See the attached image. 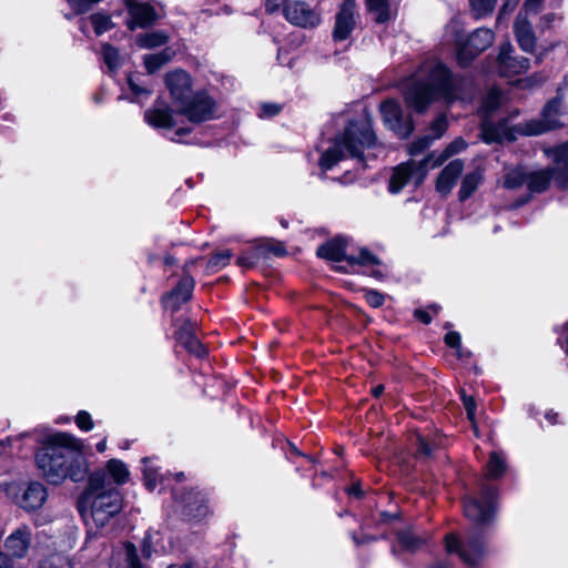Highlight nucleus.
I'll list each match as a JSON object with an SVG mask.
<instances>
[{
    "instance_id": "obj_37",
    "label": "nucleus",
    "mask_w": 568,
    "mask_h": 568,
    "mask_svg": "<svg viewBox=\"0 0 568 568\" xmlns=\"http://www.w3.org/2000/svg\"><path fill=\"white\" fill-rule=\"evenodd\" d=\"M106 469L118 485L124 484L130 475L126 465L120 459H110Z\"/></svg>"
},
{
    "instance_id": "obj_19",
    "label": "nucleus",
    "mask_w": 568,
    "mask_h": 568,
    "mask_svg": "<svg viewBox=\"0 0 568 568\" xmlns=\"http://www.w3.org/2000/svg\"><path fill=\"white\" fill-rule=\"evenodd\" d=\"M348 246V239L344 236H336L317 247L316 254L321 258L332 262L345 261L348 263L351 255Z\"/></svg>"
},
{
    "instance_id": "obj_35",
    "label": "nucleus",
    "mask_w": 568,
    "mask_h": 568,
    "mask_svg": "<svg viewBox=\"0 0 568 568\" xmlns=\"http://www.w3.org/2000/svg\"><path fill=\"white\" fill-rule=\"evenodd\" d=\"M516 38L517 43L523 51L534 53L536 48V36L530 27L517 28Z\"/></svg>"
},
{
    "instance_id": "obj_50",
    "label": "nucleus",
    "mask_w": 568,
    "mask_h": 568,
    "mask_svg": "<svg viewBox=\"0 0 568 568\" xmlns=\"http://www.w3.org/2000/svg\"><path fill=\"white\" fill-rule=\"evenodd\" d=\"M367 304L374 308L381 307L385 302V296L377 290H367L364 294Z\"/></svg>"
},
{
    "instance_id": "obj_49",
    "label": "nucleus",
    "mask_w": 568,
    "mask_h": 568,
    "mask_svg": "<svg viewBox=\"0 0 568 568\" xmlns=\"http://www.w3.org/2000/svg\"><path fill=\"white\" fill-rule=\"evenodd\" d=\"M102 0H68L70 7L75 13H84L92 9V7Z\"/></svg>"
},
{
    "instance_id": "obj_12",
    "label": "nucleus",
    "mask_w": 568,
    "mask_h": 568,
    "mask_svg": "<svg viewBox=\"0 0 568 568\" xmlns=\"http://www.w3.org/2000/svg\"><path fill=\"white\" fill-rule=\"evenodd\" d=\"M286 21L302 29L313 30L322 23V14L304 0H286Z\"/></svg>"
},
{
    "instance_id": "obj_40",
    "label": "nucleus",
    "mask_w": 568,
    "mask_h": 568,
    "mask_svg": "<svg viewBox=\"0 0 568 568\" xmlns=\"http://www.w3.org/2000/svg\"><path fill=\"white\" fill-rule=\"evenodd\" d=\"M232 256L233 254L231 250L215 252L209 258L206 267L210 271H219L229 265Z\"/></svg>"
},
{
    "instance_id": "obj_44",
    "label": "nucleus",
    "mask_w": 568,
    "mask_h": 568,
    "mask_svg": "<svg viewBox=\"0 0 568 568\" xmlns=\"http://www.w3.org/2000/svg\"><path fill=\"white\" fill-rule=\"evenodd\" d=\"M561 100L558 97L549 99L541 109L540 115L546 120H558Z\"/></svg>"
},
{
    "instance_id": "obj_38",
    "label": "nucleus",
    "mask_w": 568,
    "mask_h": 568,
    "mask_svg": "<svg viewBox=\"0 0 568 568\" xmlns=\"http://www.w3.org/2000/svg\"><path fill=\"white\" fill-rule=\"evenodd\" d=\"M38 568H73V564L68 556L53 554L40 560Z\"/></svg>"
},
{
    "instance_id": "obj_17",
    "label": "nucleus",
    "mask_w": 568,
    "mask_h": 568,
    "mask_svg": "<svg viewBox=\"0 0 568 568\" xmlns=\"http://www.w3.org/2000/svg\"><path fill=\"white\" fill-rule=\"evenodd\" d=\"M32 532L27 525H22L13 530L4 540L7 555L11 557L12 566L14 559H22L28 555L31 546Z\"/></svg>"
},
{
    "instance_id": "obj_63",
    "label": "nucleus",
    "mask_w": 568,
    "mask_h": 568,
    "mask_svg": "<svg viewBox=\"0 0 568 568\" xmlns=\"http://www.w3.org/2000/svg\"><path fill=\"white\" fill-rule=\"evenodd\" d=\"M558 342L561 344V346L565 349V353L568 356V321L562 325L559 332Z\"/></svg>"
},
{
    "instance_id": "obj_53",
    "label": "nucleus",
    "mask_w": 568,
    "mask_h": 568,
    "mask_svg": "<svg viewBox=\"0 0 568 568\" xmlns=\"http://www.w3.org/2000/svg\"><path fill=\"white\" fill-rule=\"evenodd\" d=\"M78 427L84 432H89L93 428V420L91 415L85 410H80L75 417Z\"/></svg>"
},
{
    "instance_id": "obj_42",
    "label": "nucleus",
    "mask_w": 568,
    "mask_h": 568,
    "mask_svg": "<svg viewBox=\"0 0 568 568\" xmlns=\"http://www.w3.org/2000/svg\"><path fill=\"white\" fill-rule=\"evenodd\" d=\"M497 0H469V4L474 16L478 18L491 14Z\"/></svg>"
},
{
    "instance_id": "obj_9",
    "label": "nucleus",
    "mask_w": 568,
    "mask_h": 568,
    "mask_svg": "<svg viewBox=\"0 0 568 568\" xmlns=\"http://www.w3.org/2000/svg\"><path fill=\"white\" fill-rule=\"evenodd\" d=\"M284 256V247L281 242L265 239L256 243L248 252L239 256L236 263L242 267L252 268L260 263H268L274 257Z\"/></svg>"
},
{
    "instance_id": "obj_61",
    "label": "nucleus",
    "mask_w": 568,
    "mask_h": 568,
    "mask_svg": "<svg viewBox=\"0 0 568 568\" xmlns=\"http://www.w3.org/2000/svg\"><path fill=\"white\" fill-rule=\"evenodd\" d=\"M456 180H436V190L443 195H447L455 187Z\"/></svg>"
},
{
    "instance_id": "obj_58",
    "label": "nucleus",
    "mask_w": 568,
    "mask_h": 568,
    "mask_svg": "<svg viewBox=\"0 0 568 568\" xmlns=\"http://www.w3.org/2000/svg\"><path fill=\"white\" fill-rule=\"evenodd\" d=\"M429 143H430L429 136L418 138L417 140H415L412 143L409 152L412 154L420 153V152H423L424 150H426L429 146Z\"/></svg>"
},
{
    "instance_id": "obj_14",
    "label": "nucleus",
    "mask_w": 568,
    "mask_h": 568,
    "mask_svg": "<svg viewBox=\"0 0 568 568\" xmlns=\"http://www.w3.org/2000/svg\"><path fill=\"white\" fill-rule=\"evenodd\" d=\"M356 0H343L338 6L332 31L334 42H343L351 38L356 28Z\"/></svg>"
},
{
    "instance_id": "obj_6",
    "label": "nucleus",
    "mask_w": 568,
    "mask_h": 568,
    "mask_svg": "<svg viewBox=\"0 0 568 568\" xmlns=\"http://www.w3.org/2000/svg\"><path fill=\"white\" fill-rule=\"evenodd\" d=\"M379 112L387 129L393 131L400 140L408 139L415 131V121L412 114L404 115L403 109L396 99L388 98L381 102Z\"/></svg>"
},
{
    "instance_id": "obj_33",
    "label": "nucleus",
    "mask_w": 568,
    "mask_h": 568,
    "mask_svg": "<svg viewBox=\"0 0 568 568\" xmlns=\"http://www.w3.org/2000/svg\"><path fill=\"white\" fill-rule=\"evenodd\" d=\"M464 161L455 159L450 161L437 175V178H463ZM464 178H483L481 172H469Z\"/></svg>"
},
{
    "instance_id": "obj_5",
    "label": "nucleus",
    "mask_w": 568,
    "mask_h": 568,
    "mask_svg": "<svg viewBox=\"0 0 568 568\" xmlns=\"http://www.w3.org/2000/svg\"><path fill=\"white\" fill-rule=\"evenodd\" d=\"M91 500V517L97 527H105L123 507V498L119 489L111 487L97 494Z\"/></svg>"
},
{
    "instance_id": "obj_64",
    "label": "nucleus",
    "mask_w": 568,
    "mask_h": 568,
    "mask_svg": "<svg viewBox=\"0 0 568 568\" xmlns=\"http://www.w3.org/2000/svg\"><path fill=\"white\" fill-rule=\"evenodd\" d=\"M152 555V542L150 536H145L142 541V556L150 558Z\"/></svg>"
},
{
    "instance_id": "obj_55",
    "label": "nucleus",
    "mask_w": 568,
    "mask_h": 568,
    "mask_svg": "<svg viewBox=\"0 0 568 568\" xmlns=\"http://www.w3.org/2000/svg\"><path fill=\"white\" fill-rule=\"evenodd\" d=\"M414 164H399L394 169V172L392 173L390 178H414Z\"/></svg>"
},
{
    "instance_id": "obj_20",
    "label": "nucleus",
    "mask_w": 568,
    "mask_h": 568,
    "mask_svg": "<svg viewBox=\"0 0 568 568\" xmlns=\"http://www.w3.org/2000/svg\"><path fill=\"white\" fill-rule=\"evenodd\" d=\"M48 497L45 487L38 483H30L23 490L21 496L17 497V504L27 511L39 509Z\"/></svg>"
},
{
    "instance_id": "obj_47",
    "label": "nucleus",
    "mask_w": 568,
    "mask_h": 568,
    "mask_svg": "<svg viewBox=\"0 0 568 568\" xmlns=\"http://www.w3.org/2000/svg\"><path fill=\"white\" fill-rule=\"evenodd\" d=\"M448 125L446 115L442 113L430 122L429 129L435 139H440L446 133Z\"/></svg>"
},
{
    "instance_id": "obj_4",
    "label": "nucleus",
    "mask_w": 568,
    "mask_h": 568,
    "mask_svg": "<svg viewBox=\"0 0 568 568\" xmlns=\"http://www.w3.org/2000/svg\"><path fill=\"white\" fill-rule=\"evenodd\" d=\"M495 34L487 28H477L466 39L456 40V61L463 68H469L475 59L487 50L494 41Z\"/></svg>"
},
{
    "instance_id": "obj_13",
    "label": "nucleus",
    "mask_w": 568,
    "mask_h": 568,
    "mask_svg": "<svg viewBox=\"0 0 568 568\" xmlns=\"http://www.w3.org/2000/svg\"><path fill=\"white\" fill-rule=\"evenodd\" d=\"M479 138L487 145L501 144L504 141L514 142L517 140L516 126H510L506 118L497 122L485 118L479 123Z\"/></svg>"
},
{
    "instance_id": "obj_59",
    "label": "nucleus",
    "mask_w": 568,
    "mask_h": 568,
    "mask_svg": "<svg viewBox=\"0 0 568 568\" xmlns=\"http://www.w3.org/2000/svg\"><path fill=\"white\" fill-rule=\"evenodd\" d=\"M265 11L268 14L284 12V0H265Z\"/></svg>"
},
{
    "instance_id": "obj_21",
    "label": "nucleus",
    "mask_w": 568,
    "mask_h": 568,
    "mask_svg": "<svg viewBox=\"0 0 568 568\" xmlns=\"http://www.w3.org/2000/svg\"><path fill=\"white\" fill-rule=\"evenodd\" d=\"M554 162L560 173L556 178H568V141L555 146L552 150ZM504 178H513L509 173L505 174ZM515 178H555L550 172H531V173H519Z\"/></svg>"
},
{
    "instance_id": "obj_18",
    "label": "nucleus",
    "mask_w": 568,
    "mask_h": 568,
    "mask_svg": "<svg viewBox=\"0 0 568 568\" xmlns=\"http://www.w3.org/2000/svg\"><path fill=\"white\" fill-rule=\"evenodd\" d=\"M195 282L189 274H184L179 281L178 285L163 297V305L165 308L176 312L181 305L192 297Z\"/></svg>"
},
{
    "instance_id": "obj_15",
    "label": "nucleus",
    "mask_w": 568,
    "mask_h": 568,
    "mask_svg": "<svg viewBox=\"0 0 568 568\" xmlns=\"http://www.w3.org/2000/svg\"><path fill=\"white\" fill-rule=\"evenodd\" d=\"M165 84L170 91L173 104L179 110L194 94L192 92V81L187 72L175 70L165 75Z\"/></svg>"
},
{
    "instance_id": "obj_1",
    "label": "nucleus",
    "mask_w": 568,
    "mask_h": 568,
    "mask_svg": "<svg viewBox=\"0 0 568 568\" xmlns=\"http://www.w3.org/2000/svg\"><path fill=\"white\" fill-rule=\"evenodd\" d=\"M506 459L499 452H491L485 467V479L479 484V496H468L464 499V514L476 525L462 540L450 534L445 538V548L448 554H457L468 567L479 565L485 556V536L480 527L493 523L496 514L497 488L487 484V479L500 478L506 471Z\"/></svg>"
},
{
    "instance_id": "obj_24",
    "label": "nucleus",
    "mask_w": 568,
    "mask_h": 568,
    "mask_svg": "<svg viewBox=\"0 0 568 568\" xmlns=\"http://www.w3.org/2000/svg\"><path fill=\"white\" fill-rule=\"evenodd\" d=\"M176 341L192 355L202 358L206 355L205 346L194 335V326L191 322H185L175 333Z\"/></svg>"
},
{
    "instance_id": "obj_56",
    "label": "nucleus",
    "mask_w": 568,
    "mask_h": 568,
    "mask_svg": "<svg viewBox=\"0 0 568 568\" xmlns=\"http://www.w3.org/2000/svg\"><path fill=\"white\" fill-rule=\"evenodd\" d=\"M462 400L467 413V417L474 423L476 413V403L471 396L462 393Z\"/></svg>"
},
{
    "instance_id": "obj_41",
    "label": "nucleus",
    "mask_w": 568,
    "mask_h": 568,
    "mask_svg": "<svg viewBox=\"0 0 568 568\" xmlns=\"http://www.w3.org/2000/svg\"><path fill=\"white\" fill-rule=\"evenodd\" d=\"M102 58L111 72L120 68L121 60L119 51L111 44L105 43L102 47Z\"/></svg>"
},
{
    "instance_id": "obj_54",
    "label": "nucleus",
    "mask_w": 568,
    "mask_h": 568,
    "mask_svg": "<svg viewBox=\"0 0 568 568\" xmlns=\"http://www.w3.org/2000/svg\"><path fill=\"white\" fill-rule=\"evenodd\" d=\"M434 445L427 442L424 437L417 436V455L418 457H429L433 453Z\"/></svg>"
},
{
    "instance_id": "obj_28",
    "label": "nucleus",
    "mask_w": 568,
    "mask_h": 568,
    "mask_svg": "<svg viewBox=\"0 0 568 568\" xmlns=\"http://www.w3.org/2000/svg\"><path fill=\"white\" fill-rule=\"evenodd\" d=\"M206 513L204 496L200 491H190L184 498V514L191 518H202Z\"/></svg>"
},
{
    "instance_id": "obj_2",
    "label": "nucleus",
    "mask_w": 568,
    "mask_h": 568,
    "mask_svg": "<svg viewBox=\"0 0 568 568\" xmlns=\"http://www.w3.org/2000/svg\"><path fill=\"white\" fill-rule=\"evenodd\" d=\"M332 145L320 156L318 165L323 172L332 170L346 155L366 165L364 150L377 146L378 138L369 115L348 119L342 132L332 140Z\"/></svg>"
},
{
    "instance_id": "obj_36",
    "label": "nucleus",
    "mask_w": 568,
    "mask_h": 568,
    "mask_svg": "<svg viewBox=\"0 0 568 568\" xmlns=\"http://www.w3.org/2000/svg\"><path fill=\"white\" fill-rule=\"evenodd\" d=\"M347 264L352 267L355 265L371 267V266H378L381 264V261L378 260V257L376 255L371 253L367 248L362 247V248H359L357 255H354L351 253Z\"/></svg>"
},
{
    "instance_id": "obj_23",
    "label": "nucleus",
    "mask_w": 568,
    "mask_h": 568,
    "mask_svg": "<svg viewBox=\"0 0 568 568\" xmlns=\"http://www.w3.org/2000/svg\"><path fill=\"white\" fill-rule=\"evenodd\" d=\"M427 542L426 536L417 535L412 529L399 530L396 535V544L392 546V552L398 556L400 551L416 552Z\"/></svg>"
},
{
    "instance_id": "obj_31",
    "label": "nucleus",
    "mask_w": 568,
    "mask_h": 568,
    "mask_svg": "<svg viewBox=\"0 0 568 568\" xmlns=\"http://www.w3.org/2000/svg\"><path fill=\"white\" fill-rule=\"evenodd\" d=\"M168 41L169 36L160 30L139 34L135 39L138 47L142 49H154L165 44Z\"/></svg>"
},
{
    "instance_id": "obj_10",
    "label": "nucleus",
    "mask_w": 568,
    "mask_h": 568,
    "mask_svg": "<svg viewBox=\"0 0 568 568\" xmlns=\"http://www.w3.org/2000/svg\"><path fill=\"white\" fill-rule=\"evenodd\" d=\"M406 105L418 114H424L429 106L439 101L428 84L420 78H413L404 91Z\"/></svg>"
},
{
    "instance_id": "obj_48",
    "label": "nucleus",
    "mask_w": 568,
    "mask_h": 568,
    "mask_svg": "<svg viewBox=\"0 0 568 568\" xmlns=\"http://www.w3.org/2000/svg\"><path fill=\"white\" fill-rule=\"evenodd\" d=\"M444 341L447 346H449L456 351V355L458 358L463 357L462 337L458 332H454V331L448 332L445 335Z\"/></svg>"
},
{
    "instance_id": "obj_45",
    "label": "nucleus",
    "mask_w": 568,
    "mask_h": 568,
    "mask_svg": "<svg viewBox=\"0 0 568 568\" xmlns=\"http://www.w3.org/2000/svg\"><path fill=\"white\" fill-rule=\"evenodd\" d=\"M150 462L151 459L149 457H144L142 459V463L144 464L143 477L145 487L149 490H153L156 487L159 474L156 468L149 466Z\"/></svg>"
},
{
    "instance_id": "obj_57",
    "label": "nucleus",
    "mask_w": 568,
    "mask_h": 568,
    "mask_svg": "<svg viewBox=\"0 0 568 568\" xmlns=\"http://www.w3.org/2000/svg\"><path fill=\"white\" fill-rule=\"evenodd\" d=\"M513 51H514L513 45L509 42L503 43L499 48V52L497 55V64L498 65L505 64V61H507V60L509 61V59L513 57L511 55Z\"/></svg>"
},
{
    "instance_id": "obj_39",
    "label": "nucleus",
    "mask_w": 568,
    "mask_h": 568,
    "mask_svg": "<svg viewBox=\"0 0 568 568\" xmlns=\"http://www.w3.org/2000/svg\"><path fill=\"white\" fill-rule=\"evenodd\" d=\"M467 146H468V144H467V142H466V140L464 138L458 136V138L454 139L442 151V153L439 155V159H438L439 164H442L443 162H445L446 160H448L453 155L463 152L464 150L467 149Z\"/></svg>"
},
{
    "instance_id": "obj_26",
    "label": "nucleus",
    "mask_w": 568,
    "mask_h": 568,
    "mask_svg": "<svg viewBox=\"0 0 568 568\" xmlns=\"http://www.w3.org/2000/svg\"><path fill=\"white\" fill-rule=\"evenodd\" d=\"M561 128L564 123L560 120H546L540 115V119H532L526 121L523 126H516V135L538 136Z\"/></svg>"
},
{
    "instance_id": "obj_22",
    "label": "nucleus",
    "mask_w": 568,
    "mask_h": 568,
    "mask_svg": "<svg viewBox=\"0 0 568 568\" xmlns=\"http://www.w3.org/2000/svg\"><path fill=\"white\" fill-rule=\"evenodd\" d=\"M144 119L153 128L172 129L175 125L173 110L163 101L158 100L154 105L146 110Z\"/></svg>"
},
{
    "instance_id": "obj_62",
    "label": "nucleus",
    "mask_w": 568,
    "mask_h": 568,
    "mask_svg": "<svg viewBox=\"0 0 568 568\" xmlns=\"http://www.w3.org/2000/svg\"><path fill=\"white\" fill-rule=\"evenodd\" d=\"M544 1L545 0H525L523 9L526 13L537 14L541 10Z\"/></svg>"
},
{
    "instance_id": "obj_11",
    "label": "nucleus",
    "mask_w": 568,
    "mask_h": 568,
    "mask_svg": "<svg viewBox=\"0 0 568 568\" xmlns=\"http://www.w3.org/2000/svg\"><path fill=\"white\" fill-rule=\"evenodd\" d=\"M176 111L192 123H202L215 118L216 103L206 92H197Z\"/></svg>"
},
{
    "instance_id": "obj_29",
    "label": "nucleus",
    "mask_w": 568,
    "mask_h": 568,
    "mask_svg": "<svg viewBox=\"0 0 568 568\" xmlns=\"http://www.w3.org/2000/svg\"><path fill=\"white\" fill-rule=\"evenodd\" d=\"M530 67V61L525 57H511L505 64L498 65L500 77H514L525 73Z\"/></svg>"
},
{
    "instance_id": "obj_16",
    "label": "nucleus",
    "mask_w": 568,
    "mask_h": 568,
    "mask_svg": "<svg viewBox=\"0 0 568 568\" xmlns=\"http://www.w3.org/2000/svg\"><path fill=\"white\" fill-rule=\"evenodd\" d=\"M124 4L129 14L126 27L131 31L138 28H148L158 19L155 9L148 2L141 0H124Z\"/></svg>"
},
{
    "instance_id": "obj_7",
    "label": "nucleus",
    "mask_w": 568,
    "mask_h": 568,
    "mask_svg": "<svg viewBox=\"0 0 568 568\" xmlns=\"http://www.w3.org/2000/svg\"><path fill=\"white\" fill-rule=\"evenodd\" d=\"M422 78L439 100L456 98L459 85L454 72L445 62L438 60Z\"/></svg>"
},
{
    "instance_id": "obj_27",
    "label": "nucleus",
    "mask_w": 568,
    "mask_h": 568,
    "mask_svg": "<svg viewBox=\"0 0 568 568\" xmlns=\"http://www.w3.org/2000/svg\"><path fill=\"white\" fill-rule=\"evenodd\" d=\"M128 85L133 94L132 102H141L146 100L153 92L151 84L144 75L140 73H131L128 75Z\"/></svg>"
},
{
    "instance_id": "obj_8",
    "label": "nucleus",
    "mask_w": 568,
    "mask_h": 568,
    "mask_svg": "<svg viewBox=\"0 0 568 568\" xmlns=\"http://www.w3.org/2000/svg\"><path fill=\"white\" fill-rule=\"evenodd\" d=\"M503 186L507 190L528 193L527 196L517 200V206L525 204L531 195L542 193L549 189H556L564 193L562 200L568 202V180H504Z\"/></svg>"
},
{
    "instance_id": "obj_43",
    "label": "nucleus",
    "mask_w": 568,
    "mask_h": 568,
    "mask_svg": "<svg viewBox=\"0 0 568 568\" xmlns=\"http://www.w3.org/2000/svg\"><path fill=\"white\" fill-rule=\"evenodd\" d=\"M90 20L97 36H101L113 28L111 17L108 14L94 13L90 17Z\"/></svg>"
},
{
    "instance_id": "obj_3",
    "label": "nucleus",
    "mask_w": 568,
    "mask_h": 568,
    "mask_svg": "<svg viewBox=\"0 0 568 568\" xmlns=\"http://www.w3.org/2000/svg\"><path fill=\"white\" fill-rule=\"evenodd\" d=\"M77 438L68 433H58L48 438L36 454V464L43 477L53 485L62 483L68 475L70 452Z\"/></svg>"
},
{
    "instance_id": "obj_34",
    "label": "nucleus",
    "mask_w": 568,
    "mask_h": 568,
    "mask_svg": "<svg viewBox=\"0 0 568 568\" xmlns=\"http://www.w3.org/2000/svg\"><path fill=\"white\" fill-rule=\"evenodd\" d=\"M171 59L172 51L170 49H164L158 53L146 54L144 57V67L148 73L152 74L166 64Z\"/></svg>"
},
{
    "instance_id": "obj_30",
    "label": "nucleus",
    "mask_w": 568,
    "mask_h": 568,
    "mask_svg": "<svg viewBox=\"0 0 568 568\" xmlns=\"http://www.w3.org/2000/svg\"><path fill=\"white\" fill-rule=\"evenodd\" d=\"M369 12L376 13L375 22L387 23L392 18L390 0H365Z\"/></svg>"
},
{
    "instance_id": "obj_51",
    "label": "nucleus",
    "mask_w": 568,
    "mask_h": 568,
    "mask_svg": "<svg viewBox=\"0 0 568 568\" xmlns=\"http://www.w3.org/2000/svg\"><path fill=\"white\" fill-rule=\"evenodd\" d=\"M478 187V180H463L459 190V200L465 201L468 199Z\"/></svg>"
},
{
    "instance_id": "obj_60",
    "label": "nucleus",
    "mask_w": 568,
    "mask_h": 568,
    "mask_svg": "<svg viewBox=\"0 0 568 568\" xmlns=\"http://www.w3.org/2000/svg\"><path fill=\"white\" fill-rule=\"evenodd\" d=\"M387 190L390 194H398L407 184L409 180H385Z\"/></svg>"
},
{
    "instance_id": "obj_32",
    "label": "nucleus",
    "mask_w": 568,
    "mask_h": 568,
    "mask_svg": "<svg viewBox=\"0 0 568 568\" xmlns=\"http://www.w3.org/2000/svg\"><path fill=\"white\" fill-rule=\"evenodd\" d=\"M106 473L102 469L93 471L88 479V486L83 497L92 499L97 494L106 490L105 488Z\"/></svg>"
},
{
    "instance_id": "obj_52",
    "label": "nucleus",
    "mask_w": 568,
    "mask_h": 568,
    "mask_svg": "<svg viewBox=\"0 0 568 568\" xmlns=\"http://www.w3.org/2000/svg\"><path fill=\"white\" fill-rule=\"evenodd\" d=\"M282 106L276 103H263L258 111V116L261 119H270L277 114H280Z\"/></svg>"
},
{
    "instance_id": "obj_25",
    "label": "nucleus",
    "mask_w": 568,
    "mask_h": 568,
    "mask_svg": "<svg viewBox=\"0 0 568 568\" xmlns=\"http://www.w3.org/2000/svg\"><path fill=\"white\" fill-rule=\"evenodd\" d=\"M83 444L77 439V445H73L70 452L68 463V475L72 481L79 483L85 479L88 475L87 459L82 453Z\"/></svg>"
},
{
    "instance_id": "obj_46",
    "label": "nucleus",
    "mask_w": 568,
    "mask_h": 568,
    "mask_svg": "<svg viewBox=\"0 0 568 568\" xmlns=\"http://www.w3.org/2000/svg\"><path fill=\"white\" fill-rule=\"evenodd\" d=\"M124 551L126 568H143L134 544L126 541L124 544Z\"/></svg>"
}]
</instances>
